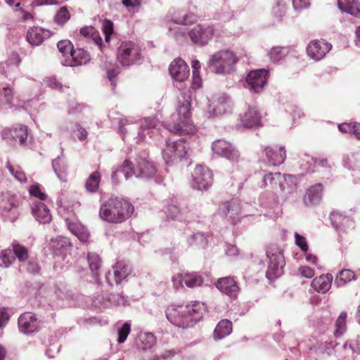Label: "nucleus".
Instances as JSON below:
<instances>
[{"label":"nucleus","mask_w":360,"mask_h":360,"mask_svg":"<svg viewBox=\"0 0 360 360\" xmlns=\"http://www.w3.org/2000/svg\"><path fill=\"white\" fill-rule=\"evenodd\" d=\"M205 311L204 304L194 302L189 304L171 305L166 310V316L173 325L186 328L199 321Z\"/></svg>","instance_id":"nucleus-1"},{"label":"nucleus","mask_w":360,"mask_h":360,"mask_svg":"<svg viewBox=\"0 0 360 360\" xmlns=\"http://www.w3.org/2000/svg\"><path fill=\"white\" fill-rule=\"evenodd\" d=\"M182 101L179 98V105L176 113L171 117V121L166 128L171 132L179 134H190L195 131V127L191 118L190 97L182 94Z\"/></svg>","instance_id":"nucleus-2"},{"label":"nucleus","mask_w":360,"mask_h":360,"mask_svg":"<svg viewBox=\"0 0 360 360\" xmlns=\"http://www.w3.org/2000/svg\"><path fill=\"white\" fill-rule=\"evenodd\" d=\"M134 206L127 200L111 198L101 204L100 218L109 223H122L134 212Z\"/></svg>","instance_id":"nucleus-3"},{"label":"nucleus","mask_w":360,"mask_h":360,"mask_svg":"<svg viewBox=\"0 0 360 360\" xmlns=\"http://www.w3.org/2000/svg\"><path fill=\"white\" fill-rule=\"evenodd\" d=\"M238 60L236 54L227 49L220 50L210 56L207 65L219 75L230 74Z\"/></svg>","instance_id":"nucleus-4"},{"label":"nucleus","mask_w":360,"mask_h":360,"mask_svg":"<svg viewBox=\"0 0 360 360\" xmlns=\"http://www.w3.org/2000/svg\"><path fill=\"white\" fill-rule=\"evenodd\" d=\"M120 172L123 173L126 179H129L132 176L142 179H148L155 176L156 168L151 162L140 158L136 160V166H132L129 160H125Z\"/></svg>","instance_id":"nucleus-5"},{"label":"nucleus","mask_w":360,"mask_h":360,"mask_svg":"<svg viewBox=\"0 0 360 360\" xmlns=\"http://www.w3.org/2000/svg\"><path fill=\"white\" fill-rule=\"evenodd\" d=\"M297 178L291 174H282L279 179L278 188L279 195L276 193L272 194V199L269 202V205H278L279 199L282 201H288L296 197L297 189Z\"/></svg>","instance_id":"nucleus-6"},{"label":"nucleus","mask_w":360,"mask_h":360,"mask_svg":"<svg viewBox=\"0 0 360 360\" xmlns=\"http://www.w3.org/2000/svg\"><path fill=\"white\" fill-rule=\"evenodd\" d=\"M188 144L183 139L174 141H167L166 146L162 149V158L167 165H173L182 161L187 155Z\"/></svg>","instance_id":"nucleus-7"},{"label":"nucleus","mask_w":360,"mask_h":360,"mask_svg":"<svg viewBox=\"0 0 360 360\" xmlns=\"http://www.w3.org/2000/svg\"><path fill=\"white\" fill-rule=\"evenodd\" d=\"M117 57L122 65L130 66L141 60L142 51L139 45L131 41H124L119 46Z\"/></svg>","instance_id":"nucleus-8"},{"label":"nucleus","mask_w":360,"mask_h":360,"mask_svg":"<svg viewBox=\"0 0 360 360\" xmlns=\"http://www.w3.org/2000/svg\"><path fill=\"white\" fill-rule=\"evenodd\" d=\"M266 257L269 259L266 276L269 281H273L283 274L285 264L283 253L277 248H271L266 250Z\"/></svg>","instance_id":"nucleus-9"},{"label":"nucleus","mask_w":360,"mask_h":360,"mask_svg":"<svg viewBox=\"0 0 360 360\" xmlns=\"http://www.w3.org/2000/svg\"><path fill=\"white\" fill-rule=\"evenodd\" d=\"M232 101L225 94H215L209 100L207 113L210 117H219L231 110Z\"/></svg>","instance_id":"nucleus-10"},{"label":"nucleus","mask_w":360,"mask_h":360,"mask_svg":"<svg viewBox=\"0 0 360 360\" xmlns=\"http://www.w3.org/2000/svg\"><path fill=\"white\" fill-rule=\"evenodd\" d=\"M191 186L198 191H207L213 183V174L211 170L203 165H197L192 174Z\"/></svg>","instance_id":"nucleus-11"},{"label":"nucleus","mask_w":360,"mask_h":360,"mask_svg":"<svg viewBox=\"0 0 360 360\" xmlns=\"http://www.w3.org/2000/svg\"><path fill=\"white\" fill-rule=\"evenodd\" d=\"M212 150L217 155L236 163L240 160V153L235 146L224 139H217L212 144Z\"/></svg>","instance_id":"nucleus-12"},{"label":"nucleus","mask_w":360,"mask_h":360,"mask_svg":"<svg viewBox=\"0 0 360 360\" xmlns=\"http://www.w3.org/2000/svg\"><path fill=\"white\" fill-rule=\"evenodd\" d=\"M269 71L258 69L250 71L246 77V88L252 93H261L267 82Z\"/></svg>","instance_id":"nucleus-13"},{"label":"nucleus","mask_w":360,"mask_h":360,"mask_svg":"<svg viewBox=\"0 0 360 360\" xmlns=\"http://www.w3.org/2000/svg\"><path fill=\"white\" fill-rule=\"evenodd\" d=\"M0 214L11 221L18 218L17 201L9 192L2 193L0 197Z\"/></svg>","instance_id":"nucleus-14"},{"label":"nucleus","mask_w":360,"mask_h":360,"mask_svg":"<svg viewBox=\"0 0 360 360\" xmlns=\"http://www.w3.org/2000/svg\"><path fill=\"white\" fill-rule=\"evenodd\" d=\"M332 47V44L324 39H315L308 44L306 52L310 59L318 62L326 57Z\"/></svg>","instance_id":"nucleus-15"},{"label":"nucleus","mask_w":360,"mask_h":360,"mask_svg":"<svg viewBox=\"0 0 360 360\" xmlns=\"http://www.w3.org/2000/svg\"><path fill=\"white\" fill-rule=\"evenodd\" d=\"M218 212L220 215L229 219L233 224H236L240 217L249 215L243 211L240 203L236 200L222 203Z\"/></svg>","instance_id":"nucleus-16"},{"label":"nucleus","mask_w":360,"mask_h":360,"mask_svg":"<svg viewBox=\"0 0 360 360\" xmlns=\"http://www.w3.org/2000/svg\"><path fill=\"white\" fill-rule=\"evenodd\" d=\"M215 30L209 25H198L188 33L191 41L200 46L206 45L214 36Z\"/></svg>","instance_id":"nucleus-17"},{"label":"nucleus","mask_w":360,"mask_h":360,"mask_svg":"<svg viewBox=\"0 0 360 360\" xmlns=\"http://www.w3.org/2000/svg\"><path fill=\"white\" fill-rule=\"evenodd\" d=\"M131 273V268L129 263L120 261L113 266V274L110 271L105 275V279L110 285H112V280L114 279L116 284H120Z\"/></svg>","instance_id":"nucleus-18"},{"label":"nucleus","mask_w":360,"mask_h":360,"mask_svg":"<svg viewBox=\"0 0 360 360\" xmlns=\"http://www.w3.org/2000/svg\"><path fill=\"white\" fill-rule=\"evenodd\" d=\"M280 179V172H269L263 176L259 186L261 188L265 189L266 192H269L268 195H270L271 198L270 200L266 202L262 201V203L269 205V202L272 199V194L276 193L275 191H278ZM266 195H267V193L264 194L262 198H264Z\"/></svg>","instance_id":"nucleus-19"},{"label":"nucleus","mask_w":360,"mask_h":360,"mask_svg":"<svg viewBox=\"0 0 360 360\" xmlns=\"http://www.w3.org/2000/svg\"><path fill=\"white\" fill-rule=\"evenodd\" d=\"M4 136L6 139L18 141L22 147L28 146V127L25 125L18 124L8 130H6Z\"/></svg>","instance_id":"nucleus-20"},{"label":"nucleus","mask_w":360,"mask_h":360,"mask_svg":"<svg viewBox=\"0 0 360 360\" xmlns=\"http://www.w3.org/2000/svg\"><path fill=\"white\" fill-rule=\"evenodd\" d=\"M169 73L172 78L179 82H182L188 78L190 75L189 68L185 61L181 58L175 59L169 65Z\"/></svg>","instance_id":"nucleus-21"},{"label":"nucleus","mask_w":360,"mask_h":360,"mask_svg":"<svg viewBox=\"0 0 360 360\" xmlns=\"http://www.w3.org/2000/svg\"><path fill=\"white\" fill-rule=\"evenodd\" d=\"M91 60L89 53L83 49H73L72 53L65 60H61V63L65 66H79L87 64Z\"/></svg>","instance_id":"nucleus-22"},{"label":"nucleus","mask_w":360,"mask_h":360,"mask_svg":"<svg viewBox=\"0 0 360 360\" xmlns=\"http://www.w3.org/2000/svg\"><path fill=\"white\" fill-rule=\"evenodd\" d=\"M18 328L25 334L36 331L38 328V321L35 314L32 312L21 314L18 318Z\"/></svg>","instance_id":"nucleus-23"},{"label":"nucleus","mask_w":360,"mask_h":360,"mask_svg":"<svg viewBox=\"0 0 360 360\" xmlns=\"http://www.w3.org/2000/svg\"><path fill=\"white\" fill-rule=\"evenodd\" d=\"M114 114H116L115 111H110L108 115L109 118L113 123H117L119 124V131L122 135L124 140L127 135V127H131L135 130H139V124L137 123L135 118L131 117H114Z\"/></svg>","instance_id":"nucleus-24"},{"label":"nucleus","mask_w":360,"mask_h":360,"mask_svg":"<svg viewBox=\"0 0 360 360\" xmlns=\"http://www.w3.org/2000/svg\"><path fill=\"white\" fill-rule=\"evenodd\" d=\"M240 122L246 128H256L262 125V116L259 110L254 107L240 115Z\"/></svg>","instance_id":"nucleus-25"},{"label":"nucleus","mask_w":360,"mask_h":360,"mask_svg":"<svg viewBox=\"0 0 360 360\" xmlns=\"http://www.w3.org/2000/svg\"><path fill=\"white\" fill-rule=\"evenodd\" d=\"M195 20L194 17L188 14H184L182 18L175 20L172 23L168 24L169 34L179 40L186 34L185 29H181L177 25L191 23Z\"/></svg>","instance_id":"nucleus-26"},{"label":"nucleus","mask_w":360,"mask_h":360,"mask_svg":"<svg viewBox=\"0 0 360 360\" xmlns=\"http://www.w3.org/2000/svg\"><path fill=\"white\" fill-rule=\"evenodd\" d=\"M323 196V186L321 184H316L311 186L306 191L303 197V202L306 206L317 205Z\"/></svg>","instance_id":"nucleus-27"},{"label":"nucleus","mask_w":360,"mask_h":360,"mask_svg":"<svg viewBox=\"0 0 360 360\" xmlns=\"http://www.w3.org/2000/svg\"><path fill=\"white\" fill-rule=\"evenodd\" d=\"M264 152L269 163L274 166L281 165L286 158L285 148L282 146L266 147Z\"/></svg>","instance_id":"nucleus-28"},{"label":"nucleus","mask_w":360,"mask_h":360,"mask_svg":"<svg viewBox=\"0 0 360 360\" xmlns=\"http://www.w3.org/2000/svg\"><path fill=\"white\" fill-rule=\"evenodd\" d=\"M216 287L230 297H236L239 291L237 283L231 277L219 279L216 283Z\"/></svg>","instance_id":"nucleus-29"},{"label":"nucleus","mask_w":360,"mask_h":360,"mask_svg":"<svg viewBox=\"0 0 360 360\" xmlns=\"http://www.w3.org/2000/svg\"><path fill=\"white\" fill-rule=\"evenodd\" d=\"M51 36V32L48 30L40 27H33L28 30L27 33V41L34 46L41 44L44 40Z\"/></svg>","instance_id":"nucleus-30"},{"label":"nucleus","mask_w":360,"mask_h":360,"mask_svg":"<svg viewBox=\"0 0 360 360\" xmlns=\"http://www.w3.org/2000/svg\"><path fill=\"white\" fill-rule=\"evenodd\" d=\"M332 225L338 230H345L354 226V221L339 211H333L330 214Z\"/></svg>","instance_id":"nucleus-31"},{"label":"nucleus","mask_w":360,"mask_h":360,"mask_svg":"<svg viewBox=\"0 0 360 360\" xmlns=\"http://www.w3.org/2000/svg\"><path fill=\"white\" fill-rule=\"evenodd\" d=\"M165 214L171 219L183 220L191 217L188 207H180L176 203L169 204L165 207Z\"/></svg>","instance_id":"nucleus-32"},{"label":"nucleus","mask_w":360,"mask_h":360,"mask_svg":"<svg viewBox=\"0 0 360 360\" xmlns=\"http://www.w3.org/2000/svg\"><path fill=\"white\" fill-rule=\"evenodd\" d=\"M333 277L331 274L321 275L313 279L311 286L319 293H326L331 288Z\"/></svg>","instance_id":"nucleus-33"},{"label":"nucleus","mask_w":360,"mask_h":360,"mask_svg":"<svg viewBox=\"0 0 360 360\" xmlns=\"http://www.w3.org/2000/svg\"><path fill=\"white\" fill-rule=\"evenodd\" d=\"M32 214L40 223L48 224L51 220V214L47 206L41 202L33 204L32 207Z\"/></svg>","instance_id":"nucleus-34"},{"label":"nucleus","mask_w":360,"mask_h":360,"mask_svg":"<svg viewBox=\"0 0 360 360\" xmlns=\"http://www.w3.org/2000/svg\"><path fill=\"white\" fill-rule=\"evenodd\" d=\"M20 58L18 55H14L7 61L0 63V73L4 75L9 79H14L12 72H15L18 69Z\"/></svg>","instance_id":"nucleus-35"},{"label":"nucleus","mask_w":360,"mask_h":360,"mask_svg":"<svg viewBox=\"0 0 360 360\" xmlns=\"http://www.w3.org/2000/svg\"><path fill=\"white\" fill-rule=\"evenodd\" d=\"M52 167L60 181H67L68 165L63 154L58 156L52 161Z\"/></svg>","instance_id":"nucleus-36"},{"label":"nucleus","mask_w":360,"mask_h":360,"mask_svg":"<svg viewBox=\"0 0 360 360\" xmlns=\"http://www.w3.org/2000/svg\"><path fill=\"white\" fill-rule=\"evenodd\" d=\"M338 8L356 18H360V2L358 0H338Z\"/></svg>","instance_id":"nucleus-37"},{"label":"nucleus","mask_w":360,"mask_h":360,"mask_svg":"<svg viewBox=\"0 0 360 360\" xmlns=\"http://www.w3.org/2000/svg\"><path fill=\"white\" fill-rule=\"evenodd\" d=\"M101 300H100L98 297L94 300V306L105 308L109 304L124 305L127 302L126 298L122 294H111L108 300H105L103 297Z\"/></svg>","instance_id":"nucleus-38"},{"label":"nucleus","mask_w":360,"mask_h":360,"mask_svg":"<svg viewBox=\"0 0 360 360\" xmlns=\"http://www.w3.org/2000/svg\"><path fill=\"white\" fill-rule=\"evenodd\" d=\"M66 224L69 230L76 236L81 242L85 243L88 241L89 233L85 226L79 222H71L69 219L66 220Z\"/></svg>","instance_id":"nucleus-39"},{"label":"nucleus","mask_w":360,"mask_h":360,"mask_svg":"<svg viewBox=\"0 0 360 360\" xmlns=\"http://www.w3.org/2000/svg\"><path fill=\"white\" fill-rule=\"evenodd\" d=\"M232 332V323L228 319H223L217 325L213 337L216 340H219L228 336Z\"/></svg>","instance_id":"nucleus-40"},{"label":"nucleus","mask_w":360,"mask_h":360,"mask_svg":"<svg viewBox=\"0 0 360 360\" xmlns=\"http://www.w3.org/2000/svg\"><path fill=\"white\" fill-rule=\"evenodd\" d=\"M156 343L155 335L149 332L141 333L138 336L137 345L142 350L151 349Z\"/></svg>","instance_id":"nucleus-41"},{"label":"nucleus","mask_w":360,"mask_h":360,"mask_svg":"<svg viewBox=\"0 0 360 360\" xmlns=\"http://www.w3.org/2000/svg\"><path fill=\"white\" fill-rule=\"evenodd\" d=\"M356 279V276L353 271L348 269H342L337 274L335 279V285L338 287H343Z\"/></svg>","instance_id":"nucleus-42"},{"label":"nucleus","mask_w":360,"mask_h":360,"mask_svg":"<svg viewBox=\"0 0 360 360\" xmlns=\"http://www.w3.org/2000/svg\"><path fill=\"white\" fill-rule=\"evenodd\" d=\"M101 179V174L98 171L91 173L85 182V188L87 191L95 193L98 191Z\"/></svg>","instance_id":"nucleus-43"},{"label":"nucleus","mask_w":360,"mask_h":360,"mask_svg":"<svg viewBox=\"0 0 360 360\" xmlns=\"http://www.w3.org/2000/svg\"><path fill=\"white\" fill-rule=\"evenodd\" d=\"M289 53L288 47L275 46L269 52V57L271 62L279 63Z\"/></svg>","instance_id":"nucleus-44"},{"label":"nucleus","mask_w":360,"mask_h":360,"mask_svg":"<svg viewBox=\"0 0 360 360\" xmlns=\"http://www.w3.org/2000/svg\"><path fill=\"white\" fill-rule=\"evenodd\" d=\"M12 247L13 255H15V256L20 262H25L28 259L29 252L26 247L15 241L12 243Z\"/></svg>","instance_id":"nucleus-45"},{"label":"nucleus","mask_w":360,"mask_h":360,"mask_svg":"<svg viewBox=\"0 0 360 360\" xmlns=\"http://www.w3.org/2000/svg\"><path fill=\"white\" fill-rule=\"evenodd\" d=\"M87 260L94 277L96 278L98 271L101 266V259L100 257L96 253L89 252L87 255Z\"/></svg>","instance_id":"nucleus-46"},{"label":"nucleus","mask_w":360,"mask_h":360,"mask_svg":"<svg viewBox=\"0 0 360 360\" xmlns=\"http://www.w3.org/2000/svg\"><path fill=\"white\" fill-rule=\"evenodd\" d=\"M6 168L8 169L11 175L20 183L25 184L27 182V177L23 170L18 165H12L8 162Z\"/></svg>","instance_id":"nucleus-47"},{"label":"nucleus","mask_w":360,"mask_h":360,"mask_svg":"<svg viewBox=\"0 0 360 360\" xmlns=\"http://www.w3.org/2000/svg\"><path fill=\"white\" fill-rule=\"evenodd\" d=\"M203 278L197 273L186 274L184 275V283L188 288H195L202 285Z\"/></svg>","instance_id":"nucleus-48"},{"label":"nucleus","mask_w":360,"mask_h":360,"mask_svg":"<svg viewBox=\"0 0 360 360\" xmlns=\"http://www.w3.org/2000/svg\"><path fill=\"white\" fill-rule=\"evenodd\" d=\"M158 122V121L156 119V117L144 118L141 120V124H139V130L143 134H145L143 133L144 131L150 130V129H152L151 132L154 133L155 132L154 129L156 127ZM147 134L150 136V131H148L147 132Z\"/></svg>","instance_id":"nucleus-49"},{"label":"nucleus","mask_w":360,"mask_h":360,"mask_svg":"<svg viewBox=\"0 0 360 360\" xmlns=\"http://www.w3.org/2000/svg\"><path fill=\"white\" fill-rule=\"evenodd\" d=\"M188 243L190 245H196L199 248H204L207 244V239L204 233L198 232L191 235Z\"/></svg>","instance_id":"nucleus-50"},{"label":"nucleus","mask_w":360,"mask_h":360,"mask_svg":"<svg viewBox=\"0 0 360 360\" xmlns=\"http://www.w3.org/2000/svg\"><path fill=\"white\" fill-rule=\"evenodd\" d=\"M284 110L286 112L289 113L294 121L297 118L300 119L304 117V112L293 103L287 102L284 104Z\"/></svg>","instance_id":"nucleus-51"},{"label":"nucleus","mask_w":360,"mask_h":360,"mask_svg":"<svg viewBox=\"0 0 360 360\" xmlns=\"http://www.w3.org/2000/svg\"><path fill=\"white\" fill-rule=\"evenodd\" d=\"M58 49L63 56V59L68 58L74 49L72 42L69 40H61L57 44Z\"/></svg>","instance_id":"nucleus-52"},{"label":"nucleus","mask_w":360,"mask_h":360,"mask_svg":"<svg viewBox=\"0 0 360 360\" xmlns=\"http://www.w3.org/2000/svg\"><path fill=\"white\" fill-rule=\"evenodd\" d=\"M70 18V12L66 6L60 7L54 16V21L58 25H64Z\"/></svg>","instance_id":"nucleus-53"},{"label":"nucleus","mask_w":360,"mask_h":360,"mask_svg":"<svg viewBox=\"0 0 360 360\" xmlns=\"http://www.w3.org/2000/svg\"><path fill=\"white\" fill-rule=\"evenodd\" d=\"M316 165V160L309 155H305L300 162L301 169L308 173L314 172L315 171Z\"/></svg>","instance_id":"nucleus-54"},{"label":"nucleus","mask_w":360,"mask_h":360,"mask_svg":"<svg viewBox=\"0 0 360 360\" xmlns=\"http://www.w3.org/2000/svg\"><path fill=\"white\" fill-rule=\"evenodd\" d=\"M286 12V4L283 0H278L272 8V15L278 20H282Z\"/></svg>","instance_id":"nucleus-55"},{"label":"nucleus","mask_w":360,"mask_h":360,"mask_svg":"<svg viewBox=\"0 0 360 360\" xmlns=\"http://www.w3.org/2000/svg\"><path fill=\"white\" fill-rule=\"evenodd\" d=\"M101 29L105 35V41L109 43L110 37L114 34L113 22L108 19H103L101 21Z\"/></svg>","instance_id":"nucleus-56"},{"label":"nucleus","mask_w":360,"mask_h":360,"mask_svg":"<svg viewBox=\"0 0 360 360\" xmlns=\"http://www.w3.org/2000/svg\"><path fill=\"white\" fill-rule=\"evenodd\" d=\"M1 258L2 262L0 263V266L4 268L10 266L15 261V257L11 249H6L1 252Z\"/></svg>","instance_id":"nucleus-57"},{"label":"nucleus","mask_w":360,"mask_h":360,"mask_svg":"<svg viewBox=\"0 0 360 360\" xmlns=\"http://www.w3.org/2000/svg\"><path fill=\"white\" fill-rule=\"evenodd\" d=\"M52 242L53 248L57 250H66L70 246L69 240L63 236H58Z\"/></svg>","instance_id":"nucleus-58"},{"label":"nucleus","mask_w":360,"mask_h":360,"mask_svg":"<svg viewBox=\"0 0 360 360\" xmlns=\"http://www.w3.org/2000/svg\"><path fill=\"white\" fill-rule=\"evenodd\" d=\"M346 318L347 314L345 312H342L338 316L335 323L336 330L334 332L335 336L341 335L343 333L346 325Z\"/></svg>","instance_id":"nucleus-59"},{"label":"nucleus","mask_w":360,"mask_h":360,"mask_svg":"<svg viewBox=\"0 0 360 360\" xmlns=\"http://www.w3.org/2000/svg\"><path fill=\"white\" fill-rule=\"evenodd\" d=\"M131 331V325L129 323H124L120 328L118 329V343H123L127 340Z\"/></svg>","instance_id":"nucleus-60"},{"label":"nucleus","mask_w":360,"mask_h":360,"mask_svg":"<svg viewBox=\"0 0 360 360\" xmlns=\"http://www.w3.org/2000/svg\"><path fill=\"white\" fill-rule=\"evenodd\" d=\"M358 163V158L355 154L347 155L343 158V165L348 169H354Z\"/></svg>","instance_id":"nucleus-61"},{"label":"nucleus","mask_w":360,"mask_h":360,"mask_svg":"<svg viewBox=\"0 0 360 360\" xmlns=\"http://www.w3.org/2000/svg\"><path fill=\"white\" fill-rule=\"evenodd\" d=\"M39 186L38 184L31 186L29 188V193L30 195L37 198L41 200H44L47 196L45 193L41 191Z\"/></svg>","instance_id":"nucleus-62"},{"label":"nucleus","mask_w":360,"mask_h":360,"mask_svg":"<svg viewBox=\"0 0 360 360\" xmlns=\"http://www.w3.org/2000/svg\"><path fill=\"white\" fill-rule=\"evenodd\" d=\"M297 274L302 278H311L314 276V271L307 266H301L297 270Z\"/></svg>","instance_id":"nucleus-63"},{"label":"nucleus","mask_w":360,"mask_h":360,"mask_svg":"<svg viewBox=\"0 0 360 360\" xmlns=\"http://www.w3.org/2000/svg\"><path fill=\"white\" fill-rule=\"evenodd\" d=\"M177 353V351L174 349H170L164 352L160 356L155 355L150 358L149 360H169Z\"/></svg>","instance_id":"nucleus-64"}]
</instances>
